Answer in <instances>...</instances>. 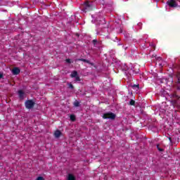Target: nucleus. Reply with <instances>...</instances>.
<instances>
[{"label": "nucleus", "mask_w": 180, "mask_h": 180, "mask_svg": "<svg viewBox=\"0 0 180 180\" xmlns=\"http://www.w3.org/2000/svg\"><path fill=\"white\" fill-rule=\"evenodd\" d=\"M122 70L124 71L125 75L128 77H131V75H133L134 74V70H133V67L129 68L127 65L124 64L122 67Z\"/></svg>", "instance_id": "f257e3e1"}, {"label": "nucleus", "mask_w": 180, "mask_h": 180, "mask_svg": "<svg viewBox=\"0 0 180 180\" xmlns=\"http://www.w3.org/2000/svg\"><path fill=\"white\" fill-rule=\"evenodd\" d=\"M116 118V115L112 112H107L103 115V119H111L113 120Z\"/></svg>", "instance_id": "f03ea898"}, {"label": "nucleus", "mask_w": 180, "mask_h": 180, "mask_svg": "<svg viewBox=\"0 0 180 180\" xmlns=\"http://www.w3.org/2000/svg\"><path fill=\"white\" fill-rule=\"evenodd\" d=\"M178 2H180V0H168L167 5H169L170 8H176V6H178Z\"/></svg>", "instance_id": "7ed1b4c3"}, {"label": "nucleus", "mask_w": 180, "mask_h": 180, "mask_svg": "<svg viewBox=\"0 0 180 180\" xmlns=\"http://www.w3.org/2000/svg\"><path fill=\"white\" fill-rule=\"evenodd\" d=\"M25 106L27 109H32L34 106V102L32 100H28L25 102Z\"/></svg>", "instance_id": "20e7f679"}, {"label": "nucleus", "mask_w": 180, "mask_h": 180, "mask_svg": "<svg viewBox=\"0 0 180 180\" xmlns=\"http://www.w3.org/2000/svg\"><path fill=\"white\" fill-rule=\"evenodd\" d=\"M84 11H91L92 9V7L89 2H86L84 5Z\"/></svg>", "instance_id": "39448f33"}, {"label": "nucleus", "mask_w": 180, "mask_h": 180, "mask_svg": "<svg viewBox=\"0 0 180 180\" xmlns=\"http://www.w3.org/2000/svg\"><path fill=\"white\" fill-rule=\"evenodd\" d=\"M12 72H13V75H18L20 73V69H19V68H14L12 70Z\"/></svg>", "instance_id": "423d86ee"}, {"label": "nucleus", "mask_w": 180, "mask_h": 180, "mask_svg": "<svg viewBox=\"0 0 180 180\" xmlns=\"http://www.w3.org/2000/svg\"><path fill=\"white\" fill-rule=\"evenodd\" d=\"M18 95H19L20 99H24L25 92H23V91H22V90L18 91Z\"/></svg>", "instance_id": "0eeeda50"}, {"label": "nucleus", "mask_w": 180, "mask_h": 180, "mask_svg": "<svg viewBox=\"0 0 180 180\" xmlns=\"http://www.w3.org/2000/svg\"><path fill=\"white\" fill-rule=\"evenodd\" d=\"M54 136L56 139H58L61 136V131L60 130H56L54 133Z\"/></svg>", "instance_id": "6e6552de"}, {"label": "nucleus", "mask_w": 180, "mask_h": 180, "mask_svg": "<svg viewBox=\"0 0 180 180\" xmlns=\"http://www.w3.org/2000/svg\"><path fill=\"white\" fill-rule=\"evenodd\" d=\"M78 75V72L77 71H73L72 74L70 75V77L72 78H75Z\"/></svg>", "instance_id": "1a4fd4ad"}, {"label": "nucleus", "mask_w": 180, "mask_h": 180, "mask_svg": "<svg viewBox=\"0 0 180 180\" xmlns=\"http://www.w3.org/2000/svg\"><path fill=\"white\" fill-rule=\"evenodd\" d=\"M68 180H75V176L72 174H68Z\"/></svg>", "instance_id": "9d476101"}, {"label": "nucleus", "mask_w": 180, "mask_h": 180, "mask_svg": "<svg viewBox=\"0 0 180 180\" xmlns=\"http://www.w3.org/2000/svg\"><path fill=\"white\" fill-rule=\"evenodd\" d=\"M177 88H178V90L180 91V77H178V81H177ZM179 99H180V97H179Z\"/></svg>", "instance_id": "9b49d317"}, {"label": "nucleus", "mask_w": 180, "mask_h": 180, "mask_svg": "<svg viewBox=\"0 0 180 180\" xmlns=\"http://www.w3.org/2000/svg\"><path fill=\"white\" fill-rule=\"evenodd\" d=\"M70 120H72V122H75V115H70Z\"/></svg>", "instance_id": "f8f14e48"}, {"label": "nucleus", "mask_w": 180, "mask_h": 180, "mask_svg": "<svg viewBox=\"0 0 180 180\" xmlns=\"http://www.w3.org/2000/svg\"><path fill=\"white\" fill-rule=\"evenodd\" d=\"M74 106H75L76 108H78V106H79V102L75 101L74 103Z\"/></svg>", "instance_id": "ddd939ff"}, {"label": "nucleus", "mask_w": 180, "mask_h": 180, "mask_svg": "<svg viewBox=\"0 0 180 180\" xmlns=\"http://www.w3.org/2000/svg\"><path fill=\"white\" fill-rule=\"evenodd\" d=\"M80 61H84V63H89V60H88L86 59H80Z\"/></svg>", "instance_id": "4468645a"}, {"label": "nucleus", "mask_w": 180, "mask_h": 180, "mask_svg": "<svg viewBox=\"0 0 180 180\" xmlns=\"http://www.w3.org/2000/svg\"><path fill=\"white\" fill-rule=\"evenodd\" d=\"M75 81H76V82L81 81V79H79V76H78V75L77 77H75Z\"/></svg>", "instance_id": "2eb2a0df"}, {"label": "nucleus", "mask_w": 180, "mask_h": 180, "mask_svg": "<svg viewBox=\"0 0 180 180\" xmlns=\"http://www.w3.org/2000/svg\"><path fill=\"white\" fill-rule=\"evenodd\" d=\"M135 101L134 100H131L129 102V105H134Z\"/></svg>", "instance_id": "dca6fc26"}, {"label": "nucleus", "mask_w": 180, "mask_h": 180, "mask_svg": "<svg viewBox=\"0 0 180 180\" xmlns=\"http://www.w3.org/2000/svg\"><path fill=\"white\" fill-rule=\"evenodd\" d=\"M69 88H70L71 89H74V86L72 84H68Z\"/></svg>", "instance_id": "f3484780"}, {"label": "nucleus", "mask_w": 180, "mask_h": 180, "mask_svg": "<svg viewBox=\"0 0 180 180\" xmlns=\"http://www.w3.org/2000/svg\"><path fill=\"white\" fill-rule=\"evenodd\" d=\"M132 88H137L139 89V84H134L132 86Z\"/></svg>", "instance_id": "a211bd4d"}, {"label": "nucleus", "mask_w": 180, "mask_h": 180, "mask_svg": "<svg viewBox=\"0 0 180 180\" xmlns=\"http://www.w3.org/2000/svg\"><path fill=\"white\" fill-rule=\"evenodd\" d=\"M37 180H44V179L42 176H39Z\"/></svg>", "instance_id": "6ab92c4d"}, {"label": "nucleus", "mask_w": 180, "mask_h": 180, "mask_svg": "<svg viewBox=\"0 0 180 180\" xmlns=\"http://www.w3.org/2000/svg\"><path fill=\"white\" fill-rule=\"evenodd\" d=\"M93 43H94V45L95 46V44H96V43H98V41L96 39H94Z\"/></svg>", "instance_id": "aec40b11"}, {"label": "nucleus", "mask_w": 180, "mask_h": 180, "mask_svg": "<svg viewBox=\"0 0 180 180\" xmlns=\"http://www.w3.org/2000/svg\"><path fill=\"white\" fill-rule=\"evenodd\" d=\"M66 63H68L69 64L71 63V60L70 59H67Z\"/></svg>", "instance_id": "412c9836"}, {"label": "nucleus", "mask_w": 180, "mask_h": 180, "mask_svg": "<svg viewBox=\"0 0 180 180\" xmlns=\"http://www.w3.org/2000/svg\"><path fill=\"white\" fill-rule=\"evenodd\" d=\"M101 22H103V24L105 23V18H102V20H101Z\"/></svg>", "instance_id": "4be33fe9"}, {"label": "nucleus", "mask_w": 180, "mask_h": 180, "mask_svg": "<svg viewBox=\"0 0 180 180\" xmlns=\"http://www.w3.org/2000/svg\"><path fill=\"white\" fill-rule=\"evenodd\" d=\"M3 77H4V75L0 72V79H1V78H2Z\"/></svg>", "instance_id": "5701e85b"}, {"label": "nucleus", "mask_w": 180, "mask_h": 180, "mask_svg": "<svg viewBox=\"0 0 180 180\" xmlns=\"http://www.w3.org/2000/svg\"><path fill=\"white\" fill-rule=\"evenodd\" d=\"M159 151H162V149L158 148Z\"/></svg>", "instance_id": "b1692460"}, {"label": "nucleus", "mask_w": 180, "mask_h": 180, "mask_svg": "<svg viewBox=\"0 0 180 180\" xmlns=\"http://www.w3.org/2000/svg\"><path fill=\"white\" fill-rule=\"evenodd\" d=\"M169 140L171 141V138H169Z\"/></svg>", "instance_id": "393cba45"}]
</instances>
